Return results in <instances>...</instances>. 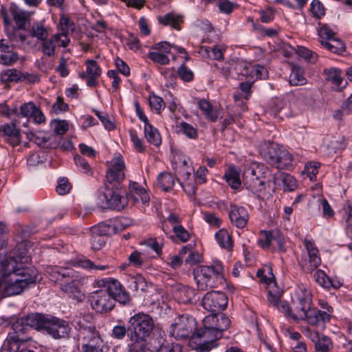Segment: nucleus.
<instances>
[{"instance_id":"obj_1","label":"nucleus","mask_w":352,"mask_h":352,"mask_svg":"<svg viewBox=\"0 0 352 352\" xmlns=\"http://www.w3.org/2000/svg\"><path fill=\"white\" fill-rule=\"evenodd\" d=\"M37 274L35 267H19L15 260L0 261V298L19 294L36 281Z\"/></svg>"},{"instance_id":"obj_2","label":"nucleus","mask_w":352,"mask_h":352,"mask_svg":"<svg viewBox=\"0 0 352 352\" xmlns=\"http://www.w3.org/2000/svg\"><path fill=\"white\" fill-rule=\"evenodd\" d=\"M50 280L58 283L60 289L69 298L77 301H82L85 295L81 291V286L83 284L84 278L72 269L60 267L58 266H49L46 269Z\"/></svg>"},{"instance_id":"obj_3","label":"nucleus","mask_w":352,"mask_h":352,"mask_svg":"<svg viewBox=\"0 0 352 352\" xmlns=\"http://www.w3.org/2000/svg\"><path fill=\"white\" fill-rule=\"evenodd\" d=\"M224 267L219 261H214L210 265H201L193 272L194 279L197 283V289L206 291L216 287L219 283H222Z\"/></svg>"},{"instance_id":"obj_4","label":"nucleus","mask_w":352,"mask_h":352,"mask_svg":"<svg viewBox=\"0 0 352 352\" xmlns=\"http://www.w3.org/2000/svg\"><path fill=\"white\" fill-rule=\"evenodd\" d=\"M270 171L263 166H252L245 169L243 173V184L258 198H263L270 179Z\"/></svg>"},{"instance_id":"obj_5","label":"nucleus","mask_w":352,"mask_h":352,"mask_svg":"<svg viewBox=\"0 0 352 352\" xmlns=\"http://www.w3.org/2000/svg\"><path fill=\"white\" fill-rule=\"evenodd\" d=\"M30 321L35 327V329L45 331L56 339L66 337L70 329L67 322L49 315L38 314L32 316Z\"/></svg>"},{"instance_id":"obj_6","label":"nucleus","mask_w":352,"mask_h":352,"mask_svg":"<svg viewBox=\"0 0 352 352\" xmlns=\"http://www.w3.org/2000/svg\"><path fill=\"white\" fill-rule=\"evenodd\" d=\"M154 321L151 316L138 313L131 317L128 322V337L130 341H144L154 329Z\"/></svg>"},{"instance_id":"obj_7","label":"nucleus","mask_w":352,"mask_h":352,"mask_svg":"<svg viewBox=\"0 0 352 352\" xmlns=\"http://www.w3.org/2000/svg\"><path fill=\"white\" fill-rule=\"evenodd\" d=\"M197 322L195 319L188 315L183 314L178 316L171 324L170 334L177 340L190 338V342L195 349L197 344L194 342H199L201 338L195 332Z\"/></svg>"},{"instance_id":"obj_8","label":"nucleus","mask_w":352,"mask_h":352,"mask_svg":"<svg viewBox=\"0 0 352 352\" xmlns=\"http://www.w3.org/2000/svg\"><path fill=\"white\" fill-rule=\"evenodd\" d=\"M124 169V162L120 157L112 159L106 173L105 189L115 188L119 190L121 188L122 182L125 177Z\"/></svg>"},{"instance_id":"obj_9","label":"nucleus","mask_w":352,"mask_h":352,"mask_svg":"<svg viewBox=\"0 0 352 352\" xmlns=\"http://www.w3.org/2000/svg\"><path fill=\"white\" fill-rule=\"evenodd\" d=\"M230 320L223 314L219 313L217 326L215 327L214 336H212V340L208 342H194L197 346L195 350L197 352H208L211 349L217 347V340L222 337V333L226 330L230 324Z\"/></svg>"},{"instance_id":"obj_10","label":"nucleus","mask_w":352,"mask_h":352,"mask_svg":"<svg viewBox=\"0 0 352 352\" xmlns=\"http://www.w3.org/2000/svg\"><path fill=\"white\" fill-rule=\"evenodd\" d=\"M115 188L106 189L98 197V205L102 208H111L117 210H122L126 204V197L124 198Z\"/></svg>"},{"instance_id":"obj_11","label":"nucleus","mask_w":352,"mask_h":352,"mask_svg":"<svg viewBox=\"0 0 352 352\" xmlns=\"http://www.w3.org/2000/svg\"><path fill=\"white\" fill-rule=\"evenodd\" d=\"M331 318V315L326 311H320L311 307L305 310V311H300V314H298L293 320H305L312 326H317L323 329L325 327V324L330 321Z\"/></svg>"},{"instance_id":"obj_12","label":"nucleus","mask_w":352,"mask_h":352,"mask_svg":"<svg viewBox=\"0 0 352 352\" xmlns=\"http://www.w3.org/2000/svg\"><path fill=\"white\" fill-rule=\"evenodd\" d=\"M201 305L208 311L220 313L227 307L228 298L223 292L211 291L205 294Z\"/></svg>"},{"instance_id":"obj_13","label":"nucleus","mask_w":352,"mask_h":352,"mask_svg":"<svg viewBox=\"0 0 352 352\" xmlns=\"http://www.w3.org/2000/svg\"><path fill=\"white\" fill-rule=\"evenodd\" d=\"M304 245L307 250V255L301 259L299 263L305 272L311 273L320 265L321 260L318 256V250L311 241L305 239Z\"/></svg>"},{"instance_id":"obj_14","label":"nucleus","mask_w":352,"mask_h":352,"mask_svg":"<svg viewBox=\"0 0 352 352\" xmlns=\"http://www.w3.org/2000/svg\"><path fill=\"white\" fill-rule=\"evenodd\" d=\"M102 281L104 282V280ZM104 283L106 287V289L104 291H107L114 302L117 301L123 305L130 304L131 298L129 293L125 290L124 287L118 280L111 278L105 280Z\"/></svg>"},{"instance_id":"obj_15","label":"nucleus","mask_w":352,"mask_h":352,"mask_svg":"<svg viewBox=\"0 0 352 352\" xmlns=\"http://www.w3.org/2000/svg\"><path fill=\"white\" fill-rule=\"evenodd\" d=\"M91 307L99 313H107L115 306V303L107 291L98 290L89 297Z\"/></svg>"},{"instance_id":"obj_16","label":"nucleus","mask_w":352,"mask_h":352,"mask_svg":"<svg viewBox=\"0 0 352 352\" xmlns=\"http://www.w3.org/2000/svg\"><path fill=\"white\" fill-rule=\"evenodd\" d=\"M295 299L294 302V314L293 318L300 314V312L305 311L307 309H309L311 305V292L304 286H298L295 291Z\"/></svg>"},{"instance_id":"obj_17","label":"nucleus","mask_w":352,"mask_h":352,"mask_svg":"<svg viewBox=\"0 0 352 352\" xmlns=\"http://www.w3.org/2000/svg\"><path fill=\"white\" fill-rule=\"evenodd\" d=\"M218 318L219 313H213L204 318V329L197 331V336L201 338L202 342L212 340V336H214L215 327L217 326Z\"/></svg>"},{"instance_id":"obj_18","label":"nucleus","mask_w":352,"mask_h":352,"mask_svg":"<svg viewBox=\"0 0 352 352\" xmlns=\"http://www.w3.org/2000/svg\"><path fill=\"white\" fill-rule=\"evenodd\" d=\"M0 135L12 146H16L21 143L20 130L16 126L14 122L0 126Z\"/></svg>"},{"instance_id":"obj_19","label":"nucleus","mask_w":352,"mask_h":352,"mask_svg":"<svg viewBox=\"0 0 352 352\" xmlns=\"http://www.w3.org/2000/svg\"><path fill=\"white\" fill-rule=\"evenodd\" d=\"M229 217L233 226L243 228L247 225L249 214L245 208L233 205L230 206Z\"/></svg>"},{"instance_id":"obj_20","label":"nucleus","mask_w":352,"mask_h":352,"mask_svg":"<svg viewBox=\"0 0 352 352\" xmlns=\"http://www.w3.org/2000/svg\"><path fill=\"white\" fill-rule=\"evenodd\" d=\"M129 190L126 193V199L135 204L140 199L145 204L149 202L150 198L146 191L137 182H131L129 184Z\"/></svg>"},{"instance_id":"obj_21","label":"nucleus","mask_w":352,"mask_h":352,"mask_svg":"<svg viewBox=\"0 0 352 352\" xmlns=\"http://www.w3.org/2000/svg\"><path fill=\"white\" fill-rule=\"evenodd\" d=\"M91 245L93 250H100L106 243V228L98 225L90 228Z\"/></svg>"},{"instance_id":"obj_22","label":"nucleus","mask_w":352,"mask_h":352,"mask_svg":"<svg viewBox=\"0 0 352 352\" xmlns=\"http://www.w3.org/2000/svg\"><path fill=\"white\" fill-rule=\"evenodd\" d=\"M9 12L18 30H25L26 22L30 19V14L19 8L16 4L11 3L9 7Z\"/></svg>"},{"instance_id":"obj_23","label":"nucleus","mask_w":352,"mask_h":352,"mask_svg":"<svg viewBox=\"0 0 352 352\" xmlns=\"http://www.w3.org/2000/svg\"><path fill=\"white\" fill-rule=\"evenodd\" d=\"M36 315H38V313H31L24 317L16 319L12 324L14 334L12 335L10 333L7 339L10 338L11 336H17V338H19V335L25 333L29 327L35 329V327L30 323V320L32 316Z\"/></svg>"},{"instance_id":"obj_24","label":"nucleus","mask_w":352,"mask_h":352,"mask_svg":"<svg viewBox=\"0 0 352 352\" xmlns=\"http://www.w3.org/2000/svg\"><path fill=\"white\" fill-rule=\"evenodd\" d=\"M261 150L267 162L274 166V164L277 163L279 153L282 149H280L278 144L274 142H269L265 144L262 146Z\"/></svg>"},{"instance_id":"obj_25","label":"nucleus","mask_w":352,"mask_h":352,"mask_svg":"<svg viewBox=\"0 0 352 352\" xmlns=\"http://www.w3.org/2000/svg\"><path fill=\"white\" fill-rule=\"evenodd\" d=\"M28 250L24 243L17 244L12 252V255L5 258V260H15L16 261L17 265L19 267H23L24 263L29 261V257L27 256Z\"/></svg>"},{"instance_id":"obj_26","label":"nucleus","mask_w":352,"mask_h":352,"mask_svg":"<svg viewBox=\"0 0 352 352\" xmlns=\"http://www.w3.org/2000/svg\"><path fill=\"white\" fill-rule=\"evenodd\" d=\"M60 37L61 34L57 33L43 40L41 47L42 52L47 57L54 56L56 54V43Z\"/></svg>"},{"instance_id":"obj_27","label":"nucleus","mask_w":352,"mask_h":352,"mask_svg":"<svg viewBox=\"0 0 352 352\" xmlns=\"http://www.w3.org/2000/svg\"><path fill=\"white\" fill-rule=\"evenodd\" d=\"M158 21L162 24L170 25L173 28L179 30L180 25L183 22V17L174 13H168L162 16H159Z\"/></svg>"},{"instance_id":"obj_28","label":"nucleus","mask_w":352,"mask_h":352,"mask_svg":"<svg viewBox=\"0 0 352 352\" xmlns=\"http://www.w3.org/2000/svg\"><path fill=\"white\" fill-rule=\"evenodd\" d=\"M198 107L203 111L207 119L212 122H216L219 117V113L212 104L206 99H200L198 101Z\"/></svg>"},{"instance_id":"obj_29","label":"nucleus","mask_w":352,"mask_h":352,"mask_svg":"<svg viewBox=\"0 0 352 352\" xmlns=\"http://www.w3.org/2000/svg\"><path fill=\"white\" fill-rule=\"evenodd\" d=\"M99 335V332L96 330L95 327L90 326L81 328L78 335V340L80 342L81 346H83L89 343L90 341Z\"/></svg>"},{"instance_id":"obj_30","label":"nucleus","mask_w":352,"mask_h":352,"mask_svg":"<svg viewBox=\"0 0 352 352\" xmlns=\"http://www.w3.org/2000/svg\"><path fill=\"white\" fill-rule=\"evenodd\" d=\"M144 135L150 144L156 146L161 144L162 140L159 131L149 123L144 126Z\"/></svg>"},{"instance_id":"obj_31","label":"nucleus","mask_w":352,"mask_h":352,"mask_svg":"<svg viewBox=\"0 0 352 352\" xmlns=\"http://www.w3.org/2000/svg\"><path fill=\"white\" fill-rule=\"evenodd\" d=\"M215 239L218 244L228 250H230L233 246L232 237L226 229H221L215 234Z\"/></svg>"},{"instance_id":"obj_32","label":"nucleus","mask_w":352,"mask_h":352,"mask_svg":"<svg viewBox=\"0 0 352 352\" xmlns=\"http://www.w3.org/2000/svg\"><path fill=\"white\" fill-rule=\"evenodd\" d=\"M320 43L324 48L334 54H341L344 52L345 50V47L342 41L334 37L327 41H320Z\"/></svg>"},{"instance_id":"obj_33","label":"nucleus","mask_w":352,"mask_h":352,"mask_svg":"<svg viewBox=\"0 0 352 352\" xmlns=\"http://www.w3.org/2000/svg\"><path fill=\"white\" fill-rule=\"evenodd\" d=\"M157 185L164 191H168L175 185V179L173 175L169 173H162L157 177Z\"/></svg>"},{"instance_id":"obj_34","label":"nucleus","mask_w":352,"mask_h":352,"mask_svg":"<svg viewBox=\"0 0 352 352\" xmlns=\"http://www.w3.org/2000/svg\"><path fill=\"white\" fill-rule=\"evenodd\" d=\"M289 84L292 86L303 85L307 80L303 76V72L300 67L293 65L289 79Z\"/></svg>"},{"instance_id":"obj_35","label":"nucleus","mask_w":352,"mask_h":352,"mask_svg":"<svg viewBox=\"0 0 352 352\" xmlns=\"http://www.w3.org/2000/svg\"><path fill=\"white\" fill-rule=\"evenodd\" d=\"M341 73L339 69L334 67L324 69L323 71L325 80L331 82L337 87H340L342 82Z\"/></svg>"},{"instance_id":"obj_36","label":"nucleus","mask_w":352,"mask_h":352,"mask_svg":"<svg viewBox=\"0 0 352 352\" xmlns=\"http://www.w3.org/2000/svg\"><path fill=\"white\" fill-rule=\"evenodd\" d=\"M292 155L287 151L282 149L279 153L278 162L274 166L278 169L288 168L292 166Z\"/></svg>"},{"instance_id":"obj_37","label":"nucleus","mask_w":352,"mask_h":352,"mask_svg":"<svg viewBox=\"0 0 352 352\" xmlns=\"http://www.w3.org/2000/svg\"><path fill=\"white\" fill-rule=\"evenodd\" d=\"M285 107L280 100L275 99L272 102L270 105V113L275 118L283 119L287 116V111H285Z\"/></svg>"},{"instance_id":"obj_38","label":"nucleus","mask_w":352,"mask_h":352,"mask_svg":"<svg viewBox=\"0 0 352 352\" xmlns=\"http://www.w3.org/2000/svg\"><path fill=\"white\" fill-rule=\"evenodd\" d=\"M22 73L16 69H8L1 73V81L4 83L20 81Z\"/></svg>"},{"instance_id":"obj_39","label":"nucleus","mask_w":352,"mask_h":352,"mask_svg":"<svg viewBox=\"0 0 352 352\" xmlns=\"http://www.w3.org/2000/svg\"><path fill=\"white\" fill-rule=\"evenodd\" d=\"M147 287L145 278L141 275L131 277L129 280V287L133 291L145 292L147 290Z\"/></svg>"},{"instance_id":"obj_40","label":"nucleus","mask_w":352,"mask_h":352,"mask_svg":"<svg viewBox=\"0 0 352 352\" xmlns=\"http://www.w3.org/2000/svg\"><path fill=\"white\" fill-rule=\"evenodd\" d=\"M188 248L182 247L177 255L170 256L167 264L174 270H177L181 267L183 263V259L187 254Z\"/></svg>"},{"instance_id":"obj_41","label":"nucleus","mask_w":352,"mask_h":352,"mask_svg":"<svg viewBox=\"0 0 352 352\" xmlns=\"http://www.w3.org/2000/svg\"><path fill=\"white\" fill-rule=\"evenodd\" d=\"M228 184L234 189H237L241 186L239 173L235 168H230L229 173L225 175Z\"/></svg>"},{"instance_id":"obj_42","label":"nucleus","mask_w":352,"mask_h":352,"mask_svg":"<svg viewBox=\"0 0 352 352\" xmlns=\"http://www.w3.org/2000/svg\"><path fill=\"white\" fill-rule=\"evenodd\" d=\"M188 248L186 257L184 259V264L188 266H193L198 264L201 261V255L197 251H193L190 245H185Z\"/></svg>"},{"instance_id":"obj_43","label":"nucleus","mask_w":352,"mask_h":352,"mask_svg":"<svg viewBox=\"0 0 352 352\" xmlns=\"http://www.w3.org/2000/svg\"><path fill=\"white\" fill-rule=\"evenodd\" d=\"M102 344L103 341L99 335L90 341L89 343L82 346V352H101Z\"/></svg>"},{"instance_id":"obj_44","label":"nucleus","mask_w":352,"mask_h":352,"mask_svg":"<svg viewBox=\"0 0 352 352\" xmlns=\"http://www.w3.org/2000/svg\"><path fill=\"white\" fill-rule=\"evenodd\" d=\"M179 298L183 303H190L196 295V291L195 289L182 286L179 291Z\"/></svg>"},{"instance_id":"obj_45","label":"nucleus","mask_w":352,"mask_h":352,"mask_svg":"<svg viewBox=\"0 0 352 352\" xmlns=\"http://www.w3.org/2000/svg\"><path fill=\"white\" fill-rule=\"evenodd\" d=\"M346 144V140L344 136L333 137L329 142L328 147L334 153H337L343 150Z\"/></svg>"},{"instance_id":"obj_46","label":"nucleus","mask_w":352,"mask_h":352,"mask_svg":"<svg viewBox=\"0 0 352 352\" xmlns=\"http://www.w3.org/2000/svg\"><path fill=\"white\" fill-rule=\"evenodd\" d=\"M310 10L316 19H321L325 15V8L319 0H313L311 3Z\"/></svg>"},{"instance_id":"obj_47","label":"nucleus","mask_w":352,"mask_h":352,"mask_svg":"<svg viewBox=\"0 0 352 352\" xmlns=\"http://www.w3.org/2000/svg\"><path fill=\"white\" fill-rule=\"evenodd\" d=\"M282 182L284 191H293L297 187L296 179L289 174L282 175Z\"/></svg>"},{"instance_id":"obj_48","label":"nucleus","mask_w":352,"mask_h":352,"mask_svg":"<svg viewBox=\"0 0 352 352\" xmlns=\"http://www.w3.org/2000/svg\"><path fill=\"white\" fill-rule=\"evenodd\" d=\"M49 140L50 138L48 135L43 131H37L36 133H31L30 140L39 146H45Z\"/></svg>"},{"instance_id":"obj_49","label":"nucleus","mask_w":352,"mask_h":352,"mask_svg":"<svg viewBox=\"0 0 352 352\" xmlns=\"http://www.w3.org/2000/svg\"><path fill=\"white\" fill-rule=\"evenodd\" d=\"M332 347V342L327 336H321L320 340L315 344V349L317 351L328 352Z\"/></svg>"},{"instance_id":"obj_50","label":"nucleus","mask_w":352,"mask_h":352,"mask_svg":"<svg viewBox=\"0 0 352 352\" xmlns=\"http://www.w3.org/2000/svg\"><path fill=\"white\" fill-rule=\"evenodd\" d=\"M318 33L320 38L327 40L333 38L334 35L333 31L327 24H322L321 23H318Z\"/></svg>"},{"instance_id":"obj_51","label":"nucleus","mask_w":352,"mask_h":352,"mask_svg":"<svg viewBox=\"0 0 352 352\" xmlns=\"http://www.w3.org/2000/svg\"><path fill=\"white\" fill-rule=\"evenodd\" d=\"M31 34L41 41L48 36L47 29L41 24H36L33 26Z\"/></svg>"},{"instance_id":"obj_52","label":"nucleus","mask_w":352,"mask_h":352,"mask_svg":"<svg viewBox=\"0 0 352 352\" xmlns=\"http://www.w3.org/2000/svg\"><path fill=\"white\" fill-rule=\"evenodd\" d=\"M78 265L82 268L87 269L89 270H104L109 268L108 265H96L89 259L80 260L78 261Z\"/></svg>"},{"instance_id":"obj_53","label":"nucleus","mask_w":352,"mask_h":352,"mask_svg":"<svg viewBox=\"0 0 352 352\" xmlns=\"http://www.w3.org/2000/svg\"><path fill=\"white\" fill-rule=\"evenodd\" d=\"M149 103L151 109L157 113H160L165 107V103L161 97L153 96L149 98Z\"/></svg>"},{"instance_id":"obj_54","label":"nucleus","mask_w":352,"mask_h":352,"mask_svg":"<svg viewBox=\"0 0 352 352\" xmlns=\"http://www.w3.org/2000/svg\"><path fill=\"white\" fill-rule=\"evenodd\" d=\"M182 348L179 344L170 343L164 340L157 352H181Z\"/></svg>"},{"instance_id":"obj_55","label":"nucleus","mask_w":352,"mask_h":352,"mask_svg":"<svg viewBox=\"0 0 352 352\" xmlns=\"http://www.w3.org/2000/svg\"><path fill=\"white\" fill-rule=\"evenodd\" d=\"M177 74L184 81L189 82L193 79V72L189 69L184 63L178 69Z\"/></svg>"},{"instance_id":"obj_56","label":"nucleus","mask_w":352,"mask_h":352,"mask_svg":"<svg viewBox=\"0 0 352 352\" xmlns=\"http://www.w3.org/2000/svg\"><path fill=\"white\" fill-rule=\"evenodd\" d=\"M74 161L76 165L81 172L87 174H91V167L85 159L80 155H76L74 157Z\"/></svg>"},{"instance_id":"obj_57","label":"nucleus","mask_w":352,"mask_h":352,"mask_svg":"<svg viewBox=\"0 0 352 352\" xmlns=\"http://www.w3.org/2000/svg\"><path fill=\"white\" fill-rule=\"evenodd\" d=\"M148 57L153 61L161 65H167L170 61L168 57L166 55L159 52H149Z\"/></svg>"},{"instance_id":"obj_58","label":"nucleus","mask_w":352,"mask_h":352,"mask_svg":"<svg viewBox=\"0 0 352 352\" xmlns=\"http://www.w3.org/2000/svg\"><path fill=\"white\" fill-rule=\"evenodd\" d=\"M315 280L321 286L328 287L330 285V280L325 273L320 270L316 271L314 274Z\"/></svg>"},{"instance_id":"obj_59","label":"nucleus","mask_w":352,"mask_h":352,"mask_svg":"<svg viewBox=\"0 0 352 352\" xmlns=\"http://www.w3.org/2000/svg\"><path fill=\"white\" fill-rule=\"evenodd\" d=\"M87 73L88 76H100L101 75V69L96 60L87 61Z\"/></svg>"},{"instance_id":"obj_60","label":"nucleus","mask_w":352,"mask_h":352,"mask_svg":"<svg viewBox=\"0 0 352 352\" xmlns=\"http://www.w3.org/2000/svg\"><path fill=\"white\" fill-rule=\"evenodd\" d=\"M275 232H267V231H262V234H264L265 239L259 240L258 243L263 248H267L270 247L271 244L274 243V239H275Z\"/></svg>"},{"instance_id":"obj_61","label":"nucleus","mask_w":352,"mask_h":352,"mask_svg":"<svg viewBox=\"0 0 352 352\" xmlns=\"http://www.w3.org/2000/svg\"><path fill=\"white\" fill-rule=\"evenodd\" d=\"M182 132L188 138L195 139L197 135V131L191 124L182 122L180 123Z\"/></svg>"},{"instance_id":"obj_62","label":"nucleus","mask_w":352,"mask_h":352,"mask_svg":"<svg viewBox=\"0 0 352 352\" xmlns=\"http://www.w3.org/2000/svg\"><path fill=\"white\" fill-rule=\"evenodd\" d=\"M173 230L177 237L182 242H186L189 239V233L182 226L176 225L173 227Z\"/></svg>"},{"instance_id":"obj_63","label":"nucleus","mask_w":352,"mask_h":352,"mask_svg":"<svg viewBox=\"0 0 352 352\" xmlns=\"http://www.w3.org/2000/svg\"><path fill=\"white\" fill-rule=\"evenodd\" d=\"M71 189V184L67 178H61L58 180L56 186V192L58 194L63 195L69 192Z\"/></svg>"},{"instance_id":"obj_64","label":"nucleus","mask_w":352,"mask_h":352,"mask_svg":"<svg viewBox=\"0 0 352 352\" xmlns=\"http://www.w3.org/2000/svg\"><path fill=\"white\" fill-rule=\"evenodd\" d=\"M129 344V352H146V345L144 341H131Z\"/></svg>"}]
</instances>
